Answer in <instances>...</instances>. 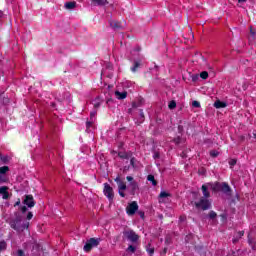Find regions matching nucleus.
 Listing matches in <instances>:
<instances>
[{
	"mask_svg": "<svg viewBox=\"0 0 256 256\" xmlns=\"http://www.w3.org/2000/svg\"><path fill=\"white\" fill-rule=\"evenodd\" d=\"M137 209H139V205H137V202H132L127 207V214L135 215V213L137 212Z\"/></svg>",
	"mask_w": 256,
	"mask_h": 256,
	"instance_id": "obj_8",
	"label": "nucleus"
},
{
	"mask_svg": "<svg viewBox=\"0 0 256 256\" xmlns=\"http://www.w3.org/2000/svg\"><path fill=\"white\" fill-rule=\"evenodd\" d=\"M24 205H27V207H35V201L33 200V196H26L24 199Z\"/></svg>",
	"mask_w": 256,
	"mask_h": 256,
	"instance_id": "obj_11",
	"label": "nucleus"
},
{
	"mask_svg": "<svg viewBox=\"0 0 256 256\" xmlns=\"http://www.w3.org/2000/svg\"><path fill=\"white\" fill-rule=\"evenodd\" d=\"M93 3H97V5H107V0H91Z\"/></svg>",
	"mask_w": 256,
	"mask_h": 256,
	"instance_id": "obj_23",
	"label": "nucleus"
},
{
	"mask_svg": "<svg viewBox=\"0 0 256 256\" xmlns=\"http://www.w3.org/2000/svg\"><path fill=\"white\" fill-rule=\"evenodd\" d=\"M244 234H245V233H244L243 231L238 232V236H239V237H243Z\"/></svg>",
	"mask_w": 256,
	"mask_h": 256,
	"instance_id": "obj_40",
	"label": "nucleus"
},
{
	"mask_svg": "<svg viewBox=\"0 0 256 256\" xmlns=\"http://www.w3.org/2000/svg\"><path fill=\"white\" fill-rule=\"evenodd\" d=\"M197 79H199V75L192 76V81H197Z\"/></svg>",
	"mask_w": 256,
	"mask_h": 256,
	"instance_id": "obj_36",
	"label": "nucleus"
},
{
	"mask_svg": "<svg viewBox=\"0 0 256 256\" xmlns=\"http://www.w3.org/2000/svg\"><path fill=\"white\" fill-rule=\"evenodd\" d=\"M200 77L201 79H207V77H209V73L207 71H203L200 73Z\"/></svg>",
	"mask_w": 256,
	"mask_h": 256,
	"instance_id": "obj_28",
	"label": "nucleus"
},
{
	"mask_svg": "<svg viewBox=\"0 0 256 256\" xmlns=\"http://www.w3.org/2000/svg\"><path fill=\"white\" fill-rule=\"evenodd\" d=\"M9 171L8 166H2L0 167V175H5Z\"/></svg>",
	"mask_w": 256,
	"mask_h": 256,
	"instance_id": "obj_24",
	"label": "nucleus"
},
{
	"mask_svg": "<svg viewBox=\"0 0 256 256\" xmlns=\"http://www.w3.org/2000/svg\"><path fill=\"white\" fill-rule=\"evenodd\" d=\"M198 209H203V211H207V209H211V202L207 198H201L199 202L195 203Z\"/></svg>",
	"mask_w": 256,
	"mask_h": 256,
	"instance_id": "obj_4",
	"label": "nucleus"
},
{
	"mask_svg": "<svg viewBox=\"0 0 256 256\" xmlns=\"http://www.w3.org/2000/svg\"><path fill=\"white\" fill-rule=\"evenodd\" d=\"M65 9H67L68 11H71L72 9H75V7H77V2H66L64 4Z\"/></svg>",
	"mask_w": 256,
	"mask_h": 256,
	"instance_id": "obj_13",
	"label": "nucleus"
},
{
	"mask_svg": "<svg viewBox=\"0 0 256 256\" xmlns=\"http://www.w3.org/2000/svg\"><path fill=\"white\" fill-rule=\"evenodd\" d=\"M253 137H254V139H256V133L255 132L253 133Z\"/></svg>",
	"mask_w": 256,
	"mask_h": 256,
	"instance_id": "obj_46",
	"label": "nucleus"
},
{
	"mask_svg": "<svg viewBox=\"0 0 256 256\" xmlns=\"http://www.w3.org/2000/svg\"><path fill=\"white\" fill-rule=\"evenodd\" d=\"M209 189H212V191H217V189H219V184L207 183L202 185V193L205 199H209V197H211Z\"/></svg>",
	"mask_w": 256,
	"mask_h": 256,
	"instance_id": "obj_1",
	"label": "nucleus"
},
{
	"mask_svg": "<svg viewBox=\"0 0 256 256\" xmlns=\"http://www.w3.org/2000/svg\"><path fill=\"white\" fill-rule=\"evenodd\" d=\"M221 191H223V193H229L231 191V187H229L227 183H223L221 185Z\"/></svg>",
	"mask_w": 256,
	"mask_h": 256,
	"instance_id": "obj_19",
	"label": "nucleus"
},
{
	"mask_svg": "<svg viewBox=\"0 0 256 256\" xmlns=\"http://www.w3.org/2000/svg\"><path fill=\"white\" fill-rule=\"evenodd\" d=\"M118 157H120V159H129L131 157V153H129V152H119Z\"/></svg>",
	"mask_w": 256,
	"mask_h": 256,
	"instance_id": "obj_17",
	"label": "nucleus"
},
{
	"mask_svg": "<svg viewBox=\"0 0 256 256\" xmlns=\"http://www.w3.org/2000/svg\"><path fill=\"white\" fill-rule=\"evenodd\" d=\"M115 96H116L118 99H126V98H127V92H119V91H116V92H115Z\"/></svg>",
	"mask_w": 256,
	"mask_h": 256,
	"instance_id": "obj_18",
	"label": "nucleus"
},
{
	"mask_svg": "<svg viewBox=\"0 0 256 256\" xmlns=\"http://www.w3.org/2000/svg\"><path fill=\"white\" fill-rule=\"evenodd\" d=\"M18 256H25V253H23V250H18Z\"/></svg>",
	"mask_w": 256,
	"mask_h": 256,
	"instance_id": "obj_37",
	"label": "nucleus"
},
{
	"mask_svg": "<svg viewBox=\"0 0 256 256\" xmlns=\"http://www.w3.org/2000/svg\"><path fill=\"white\" fill-rule=\"evenodd\" d=\"M211 157H217L219 155V152L213 150L210 152Z\"/></svg>",
	"mask_w": 256,
	"mask_h": 256,
	"instance_id": "obj_32",
	"label": "nucleus"
},
{
	"mask_svg": "<svg viewBox=\"0 0 256 256\" xmlns=\"http://www.w3.org/2000/svg\"><path fill=\"white\" fill-rule=\"evenodd\" d=\"M248 243H249V245H251V247L255 246V243L253 242V239H251V238H248Z\"/></svg>",
	"mask_w": 256,
	"mask_h": 256,
	"instance_id": "obj_33",
	"label": "nucleus"
},
{
	"mask_svg": "<svg viewBox=\"0 0 256 256\" xmlns=\"http://www.w3.org/2000/svg\"><path fill=\"white\" fill-rule=\"evenodd\" d=\"M147 251H148L149 255H153V253H155V249H153V248H148Z\"/></svg>",
	"mask_w": 256,
	"mask_h": 256,
	"instance_id": "obj_34",
	"label": "nucleus"
},
{
	"mask_svg": "<svg viewBox=\"0 0 256 256\" xmlns=\"http://www.w3.org/2000/svg\"><path fill=\"white\" fill-rule=\"evenodd\" d=\"M27 219L28 221H31V219H33V213L29 212L27 215Z\"/></svg>",
	"mask_w": 256,
	"mask_h": 256,
	"instance_id": "obj_35",
	"label": "nucleus"
},
{
	"mask_svg": "<svg viewBox=\"0 0 256 256\" xmlns=\"http://www.w3.org/2000/svg\"><path fill=\"white\" fill-rule=\"evenodd\" d=\"M215 217H217V213H215V211H211V212L209 213V218H210V219H215Z\"/></svg>",
	"mask_w": 256,
	"mask_h": 256,
	"instance_id": "obj_30",
	"label": "nucleus"
},
{
	"mask_svg": "<svg viewBox=\"0 0 256 256\" xmlns=\"http://www.w3.org/2000/svg\"><path fill=\"white\" fill-rule=\"evenodd\" d=\"M229 165H230V167H234V165H237V160L231 159V160L229 161Z\"/></svg>",
	"mask_w": 256,
	"mask_h": 256,
	"instance_id": "obj_31",
	"label": "nucleus"
},
{
	"mask_svg": "<svg viewBox=\"0 0 256 256\" xmlns=\"http://www.w3.org/2000/svg\"><path fill=\"white\" fill-rule=\"evenodd\" d=\"M101 103H103V100L101 98L97 97L92 101V104L94 105V109H99L101 107Z\"/></svg>",
	"mask_w": 256,
	"mask_h": 256,
	"instance_id": "obj_15",
	"label": "nucleus"
},
{
	"mask_svg": "<svg viewBox=\"0 0 256 256\" xmlns=\"http://www.w3.org/2000/svg\"><path fill=\"white\" fill-rule=\"evenodd\" d=\"M97 245H99V240H97L95 238H91L84 245V251H86V253H88V251H91L92 247H97Z\"/></svg>",
	"mask_w": 256,
	"mask_h": 256,
	"instance_id": "obj_7",
	"label": "nucleus"
},
{
	"mask_svg": "<svg viewBox=\"0 0 256 256\" xmlns=\"http://www.w3.org/2000/svg\"><path fill=\"white\" fill-rule=\"evenodd\" d=\"M157 157H159V154L154 155V159H157Z\"/></svg>",
	"mask_w": 256,
	"mask_h": 256,
	"instance_id": "obj_45",
	"label": "nucleus"
},
{
	"mask_svg": "<svg viewBox=\"0 0 256 256\" xmlns=\"http://www.w3.org/2000/svg\"><path fill=\"white\" fill-rule=\"evenodd\" d=\"M169 109H175V107H177V102L175 101H170V103L168 104Z\"/></svg>",
	"mask_w": 256,
	"mask_h": 256,
	"instance_id": "obj_27",
	"label": "nucleus"
},
{
	"mask_svg": "<svg viewBox=\"0 0 256 256\" xmlns=\"http://www.w3.org/2000/svg\"><path fill=\"white\" fill-rule=\"evenodd\" d=\"M115 183H117L118 185V193L120 197H125L124 191L127 189V185L125 184V182H123L120 177H116Z\"/></svg>",
	"mask_w": 256,
	"mask_h": 256,
	"instance_id": "obj_5",
	"label": "nucleus"
},
{
	"mask_svg": "<svg viewBox=\"0 0 256 256\" xmlns=\"http://www.w3.org/2000/svg\"><path fill=\"white\" fill-rule=\"evenodd\" d=\"M169 197H171V194L162 191L159 195V203H167V201H169Z\"/></svg>",
	"mask_w": 256,
	"mask_h": 256,
	"instance_id": "obj_10",
	"label": "nucleus"
},
{
	"mask_svg": "<svg viewBox=\"0 0 256 256\" xmlns=\"http://www.w3.org/2000/svg\"><path fill=\"white\" fill-rule=\"evenodd\" d=\"M21 211H22V213H26V212H27V207H26V206H23V207L21 208Z\"/></svg>",
	"mask_w": 256,
	"mask_h": 256,
	"instance_id": "obj_38",
	"label": "nucleus"
},
{
	"mask_svg": "<svg viewBox=\"0 0 256 256\" xmlns=\"http://www.w3.org/2000/svg\"><path fill=\"white\" fill-rule=\"evenodd\" d=\"M250 33L252 35V37H255V32L253 31V29L250 27Z\"/></svg>",
	"mask_w": 256,
	"mask_h": 256,
	"instance_id": "obj_39",
	"label": "nucleus"
},
{
	"mask_svg": "<svg viewBox=\"0 0 256 256\" xmlns=\"http://www.w3.org/2000/svg\"><path fill=\"white\" fill-rule=\"evenodd\" d=\"M126 179H127V181H129V187H130V189H131V191H137V189H138V185H137V182L136 181H134L133 180V177H131V176H127L126 177Z\"/></svg>",
	"mask_w": 256,
	"mask_h": 256,
	"instance_id": "obj_9",
	"label": "nucleus"
},
{
	"mask_svg": "<svg viewBox=\"0 0 256 256\" xmlns=\"http://www.w3.org/2000/svg\"><path fill=\"white\" fill-rule=\"evenodd\" d=\"M12 229L21 233V231H25V229H29V222L16 220L12 225Z\"/></svg>",
	"mask_w": 256,
	"mask_h": 256,
	"instance_id": "obj_2",
	"label": "nucleus"
},
{
	"mask_svg": "<svg viewBox=\"0 0 256 256\" xmlns=\"http://www.w3.org/2000/svg\"><path fill=\"white\" fill-rule=\"evenodd\" d=\"M233 243H237V240H236V239H234V240H233Z\"/></svg>",
	"mask_w": 256,
	"mask_h": 256,
	"instance_id": "obj_48",
	"label": "nucleus"
},
{
	"mask_svg": "<svg viewBox=\"0 0 256 256\" xmlns=\"http://www.w3.org/2000/svg\"><path fill=\"white\" fill-rule=\"evenodd\" d=\"M3 17V11L0 10V19Z\"/></svg>",
	"mask_w": 256,
	"mask_h": 256,
	"instance_id": "obj_43",
	"label": "nucleus"
},
{
	"mask_svg": "<svg viewBox=\"0 0 256 256\" xmlns=\"http://www.w3.org/2000/svg\"><path fill=\"white\" fill-rule=\"evenodd\" d=\"M139 67H141V61H134V66L131 68V71L135 73Z\"/></svg>",
	"mask_w": 256,
	"mask_h": 256,
	"instance_id": "obj_21",
	"label": "nucleus"
},
{
	"mask_svg": "<svg viewBox=\"0 0 256 256\" xmlns=\"http://www.w3.org/2000/svg\"><path fill=\"white\" fill-rule=\"evenodd\" d=\"M178 129H179V131H183V127L182 126L178 127Z\"/></svg>",
	"mask_w": 256,
	"mask_h": 256,
	"instance_id": "obj_44",
	"label": "nucleus"
},
{
	"mask_svg": "<svg viewBox=\"0 0 256 256\" xmlns=\"http://www.w3.org/2000/svg\"><path fill=\"white\" fill-rule=\"evenodd\" d=\"M110 26L113 29H121V23L117 22V21H110Z\"/></svg>",
	"mask_w": 256,
	"mask_h": 256,
	"instance_id": "obj_20",
	"label": "nucleus"
},
{
	"mask_svg": "<svg viewBox=\"0 0 256 256\" xmlns=\"http://www.w3.org/2000/svg\"><path fill=\"white\" fill-rule=\"evenodd\" d=\"M9 188L7 186L0 187V195H3V199H9Z\"/></svg>",
	"mask_w": 256,
	"mask_h": 256,
	"instance_id": "obj_12",
	"label": "nucleus"
},
{
	"mask_svg": "<svg viewBox=\"0 0 256 256\" xmlns=\"http://www.w3.org/2000/svg\"><path fill=\"white\" fill-rule=\"evenodd\" d=\"M247 0H238L239 3H245Z\"/></svg>",
	"mask_w": 256,
	"mask_h": 256,
	"instance_id": "obj_41",
	"label": "nucleus"
},
{
	"mask_svg": "<svg viewBox=\"0 0 256 256\" xmlns=\"http://www.w3.org/2000/svg\"><path fill=\"white\" fill-rule=\"evenodd\" d=\"M140 116L143 117V112H141Z\"/></svg>",
	"mask_w": 256,
	"mask_h": 256,
	"instance_id": "obj_49",
	"label": "nucleus"
},
{
	"mask_svg": "<svg viewBox=\"0 0 256 256\" xmlns=\"http://www.w3.org/2000/svg\"><path fill=\"white\" fill-rule=\"evenodd\" d=\"M103 193L109 201H113V198L115 197V194L113 193V188L108 183L104 184V190Z\"/></svg>",
	"mask_w": 256,
	"mask_h": 256,
	"instance_id": "obj_6",
	"label": "nucleus"
},
{
	"mask_svg": "<svg viewBox=\"0 0 256 256\" xmlns=\"http://www.w3.org/2000/svg\"><path fill=\"white\" fill-rule=\"evenodd\" d=\"M127 251L128 253H135V251H137V248L133 245H130L128 248H127Z\"/></svg>",
	"mask_w": 256,
	"mask_h": 256,
	"instance_id": "obj_26",
	"label": "nucleus"
},
{
	"mask_svg": "<svg viewBox=\"0 0 256 256\" xmlns=\"http://www.w3.org/2000/svg\"><path fill=\"white\" fill-rule=\"evenodd\" d=\"M192 107H195L196 109H199V107H201V103H199V101H193L192 102Z\"/></svg>",
	"mask_w": 256,
	"mask_h": 256,
	"instance_id": "obj_29",
	"label": "nucleus"
},
{
	"mask_svg": "<svg viewBox=\"0 0 256 256\" xmlns=\"http://www.w3.org/2000/svg\"><path fill=\"white\" fill-rule=\"evenodd\" d=\"M214 107L216 109H223L225 107H227V104L225 102H221L220 100H217L215 103H214Z\"/></svg>",
	"mask_w": 256,
	"mask_h": 256,
	"instance_id": "obj_16",
	"label": "nucleus"
},
{
	"mask_svg": "<svg viewBox=\"0 0 256 256\" xmlns=\"http://www.w3.org/2000/svg\"><path fill=\"white\" fill-rule=\"evenodd\" d=\"M15 205L17 206V205H21V201H17L16 203H15Z\"/></svg>",
	"mask_w": 256,
	"mask_h": 256,
	"instance_id": "obj_42",
	"label": "nucleus"
},
{
	"mask_svg": "<svg viewBox=\"0 0 256 256\" xmlns=\"http://www.w3.org/2000/svg\"><path fill=\"white\" fill-rule=\"evenodd\" d=\"M96 115H97V111H92L90 113V121L86 122L87 129H89V127H91V124L93 123V119H95Z\"/></svg>",
	"mask_w": 256,
	"mask_h": 256,
	"instance_id": "obj_14",
	"label": "nucleus"
},
{
	"mask_svg": "<svg viewBox=\"0 0 256 256\" xmlns=\"http://www.w3.org/2000/svg\"><path fill=\"white\" fill-rule=\"evenodd\" d=\"M2 181V177L0 176V182Z\"/></svg>",
	"mask_w": 256,
	"mask_h": 256,
	"instance_id": "obj_50",
	"label": "nucleus"
},
{
	"mask_svg": "<svg viewBox=\"0 0 256 256\" xmlns=\"http://www.w3.org/2000/svg\"><path fill=\"white\" fill-rule=\"evenodd\" d=\"M147 181H150V183H152V185L155 187V185H157V181L155 180V176L153 175H148L147 177Z\"/></svg>",
	"mask_w": 256,
	"mask_h": 256,
	"instance_id": "obj_22",
	"label": "nucleus"
},
{
	"mask_svg": "<svg viewBox=\"0 0 256 256\" xmlns=\"http://www.w3.org/2000/svg\"><path fill=\"white\" fill-rule=\"evenodd\" d=\"M131 165H133V159L130 160Z\"/></svg>",
	"mask_w": 256,
	"mask_h": 256,
	"instance_id": "obj_47",
	"label": "nucleus"
},
{
	"mask_svg": "<svg viewBox=\"0 0 256 256\" xmlns=\"http://www.w3.org/2000/svg\"><path fill=\"white\" fill-rule=\"evenodd\" d=\"M5 249H7V242L1 241L0 242V253H1V251H5Z\"/></svg>",
	"mask_w": 256,
	"mask_h": 256,
	"instance_id": "obj_25",
	"label": "nucleus"
},
{
	"mask_svg": "<svg viewBox=\"0 0 256 256\" xmlns=\"http://www.w3.org/2000/svg\"><path fill=\"white\" fill-rule=\"evenodd\" d=\"M123 235L128 241H131V243H137V241H139V235L133 230H126L123 232Z\"/></svg>",
	"mask_w": 256,
	"mask_h": 256,
	"instance_id": "obj_3",
	"label": "nucleus"
}]
</instances>
